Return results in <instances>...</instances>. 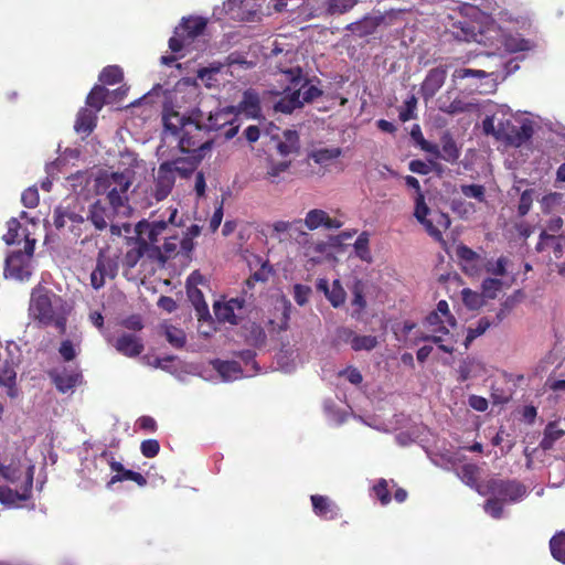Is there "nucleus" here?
<instances>
[{"instance_id": "44", "label": "nucleus", "mask_w": 565, "mask_h": 565, "mask_svg": "<svg viewBox=\"0 0 565 565\" xmlns=\"http://www.w3.org/2000/svg\"><path fill=\"white\" fill-rule=\"evenodd\" d=\"M216 370L226 380L237 379L243 373L241 364L236 361H218Z\"/></svg>"}, {"instance_id": "47", "label": "nucleus", "mask_w": 565, "mask_h": 565, "mask_svg": "<svg viewBox=\"0 0 565 565\" xmlns=\"http://www.w3.org/2000/svg\"><path fill=\"white\" fill-rule=\"evenodd\" d=\"M290 164H291L290 161L276 162L271 159H268V166H267V170H266V179L270 183H277L278 177L280 175V173L286 172L289 169Z\"/></svg>"}, {"instance_id": "32", "label": "nucleus", "mask_w": 565, "mask_h": 565, "mask_svg": "<svg viewBox=\"0 0 565 565\" xmlns=\"http://www.w3.org/2000/svg\"><path fill=\"white\" fill-rule=\"evenodd\" d=\"M147 253V242L143 239H137L132 247L129 248L124 258H122V267L125 268V274L128 270H131L139 260L146 255Z\"/></svg>"}, {"instance_id": "42", "label": "nucleus", "mask_w": 565, "mask_h": 565, "mask_svg": "<svg viewBox=\"0 0 565 565\" xmlns=\"http://www.w3.org/2000/svg\"><path fill=\"white\" fill-rule=\"evenodd\" d=\"M98 79L105 85H115L124 79V73L119 66L108 65L103 68L98 76Z\"/></svg>"}, {"instance_id": "55", "label": "nucleus", "mask_w": 565, "mask_h": 565, "mask_svg": "<svg viewBox=\"0 0 565 565\" xmlns=\"http://www.w3.org/2000/svg\"><path fill=\"white\" fill-rule=\"evenodd\" d=\"M481 287L486 297L494 299L502 288V281L498 278H486L482 281Z\"/></svg>"}, {"instance_id": "39", "label": "nucleus", "mask_w": 565, "mask_h": 565, "mask_svg": "<svg viewBox=\"0 0 565 565\" xmlns=\"http://www.w3.org/2000/svg\"><path fill=\"white\" fill-rule=\"evenodd\" d=\"M273 274L271 266L265 262L262 264V266L252 274L245 281L246 288H244L243 294L244 296L247 295V289H252L255 286V282H266L268 281L270 275Z\"/></svg>"}, {"instance_id": "8", "label": "nucleus", "mask_w": 565, "mask_h": 565, "mask_svg": "<svg viewBox=\"0 0 565 565\" xmlns=\"http://www.w3.org/2000/svg\"><path fill=\"white\" fill-rule=\"evenodd\" d=\"M245 305V296L231 298L227 301L217 300L213 303L215 318L221 323H230L232 326H237L243 319L242 315Z\"/></svg>"}, {"instance_id": "13", "label": "nucleus", "mask_w": 565, "mask_h": 565, "mask_svg": "<svg viewBox=\"0 0 565 565\" xmlns=\"http://www.w3.org/2000/svg\"><path fill=\"white\" fill-rule=\"evenodd\" d=\"M114 348L124 356L136 358L145 350L143 341L134 333H121L113 343Z\"/></svg>"}, {"instance_id": "40", "label": "nucleus", "mask_w": 565, "mask_h": 565, "mask_svg": "<svg viewBox=\"0 0 565 565\" xmlns=\"http://www.w3.org/2000/svg\"><path fill=\"white\" fill-rule=\"evenodd\" d=\"M355 3L356 0H322V6L330 15L343 14L351 10Z\"/></svg>"}, {"instance_id": "23", "label": "nucleus", "mask_w": 565, "mask_h": 565, "mask_svg": "<svg viewBox=\"0 0 565 565\" xmlns=\"http://www.w3.org/2000/svg\"><path fill=\"white\" fill-rule=\"evenodd\" d=\"M110 216L111 213L109 209L106 207L100 200H97L89 206L86 220L89 225L92 224L96 230L103 231L107 227Z\"/></svg>"}, {"instance_id": "52", "label": "nucleus", "mask_w": 565, "mask_h": 565, "mask_svg": "<svg viewBox=\"0 0 565 565\" xmlns=\"http://www.w3.org/2000/svg\"><path fill=\"white\" fill-rule=\"evenodd\" d=\"M372 490L382 505H386L391 502V492L388 490V483L385 479H380L377 483L373 486Z\"/></svg>"}, {"instance_id": "51", "label": "nucleus", "mask_w": 565, "mask_h": 565, "mask_svg": "<svg viewBox=\"0 0 565 565\" xmlns=\"http://www.w3.org/2000/svg\"><path fill=\"white\" fill-rule=\"evenodd\" d=\"M8 232L3 235V241L7 245H12L18 241L19 232L21 230V223L18 218L12 217L7 222Z\"/></svg>"}, {"instance_id": "25", "label": "nucleus", "mask_w": 565, "mask_h": 565, "mask_svg": "<svg viewBox=\"0 0 565 565\" xmlns=\"http://www.w3.org/2000/svg\"><path fill=\"white\" fill-rule=\"evenodd\" d=\"M203 159V156L188 154L185 158H177L172 161H166L164 163L171 164L174 175L175 172H178L181 177L186 178L195 171Z\"/></svg>"}, {"instance_id": "21", "label": "nucleus", "mask_w": 565, "mask_h": 565, "mask_svg": "<svg viewBox=\"0 0 565 565\" xmlns=\"http://www.w3.org/2000/svg\"><path fill=\"white\" fill-rule=\"evenodd\" d=\"M312 509L316 515L324 520H334L339 516V508L326 495H311Z\"/></svg>"}, {"instance_id": "15", "label": "nucleus", "mask_w": 565, "mask_h": 565, "mask_svg": "<svg viewBox=\"0 0 565 565\" xmlns=\"http://www.w3.org/2000/svg\"><path fill=\"white\" fill-rule=\"evenodd\" d=\"M305 225L310 231H315L321 226L327 230H338L342 226V222L330 217L329 214L323 210L313 209L307 213Z\"/></svg>"}, {"instance_id": "34", "label": "nucleus", "mask_w": 565, "mask_h": 565, "mask_svg": "<svg viewBox=\"0 0 565 565\" xmlns=\"http://www.w3.org/2000/svg\"><path fill=\"white\" fill-rule=\"evenodd\" d=\"M441 159L455 163L460 157V149L449 131H445L440 137Z\"/></svg>"}, {"instance_id": "49", "label": "nucleus", "mask_w": 565, "mask_h": 565, "mask_svg": "<svg viewBox=\"0 0 565 565\" xmlns=\"http://www.w3.org/2000/svg\"><path fill=\"white\" fill-rule=\"evenodd\" d=\"M379 340L375 335H358L352 339L353 351H371L376 348Z\"/></svg>"}, {"instance_id": "36", "label": "nucleus", "mask_w": 565, "mask_h": 565, "mask_svg": "<svg viewBox=\"0 0 565 565\" xmlns=\"http://www.w3.org/2000/svg\"><path fill=\"white\" fill-rule=\"evenodd\" d=\"M107 95L108 89L105 86L95 85L86 97V105L89 106L92 110L98 113L104 107Z\"/></svg>"}, {"instance_id": "43", "label": "nucleus", "mask_w": 565, "mask_h": 565, "mask_svg": "<svg viewBox=\"0 0 565 565\" xmlns=\"http://www.w3.org/2000/svg\"><path fill=\"white\" fill-rule=\"evenodd\" d=\"M550 550L556 561L565 564V532H558L550 540Z\"/></svg>"}, {"instance_id": "60", "label": "nucleus", "mask_w": 565, "mask_h": 565, "mask_svg": "<svg viewBox=\"0 0 565 565\" xmlns=\"http://www.w3.org/2000/svg\"><path fill=\"white\" fill-rule=\"evenodd\" d=\"M503 503L499 499L490 498L484 503V511L494 519H500L503 514Z\"/></svg>"}, {"instance_id": "41", "label": "nucleus", "mask_w": 565, "mask_h": 565, "mask_svg": "<svg viewBox=\"0 0 565 565\" xmlns=\"http://www.w3.org/2000/svg\"><path fill=\"white\" fill-rule=\"evenodd\" d=\"M126 480H130L136 482L139 487H145L147 484V479L140 473L134 470L124 469V471L119 475H114L110 480L107 482V488H110L113 484L117 482H122Z\"/></svg>"}, {"instance_id": "64", "label": "nucleus", "mask_w": 565, "mask_h": 565, "mask_svg": "<svg viewBox=\"0 0 565 565\" xmlns=\"http://www.w3.org/2000/svg\"><path fill=\"white\" fill-rule=\"evenodd\" d=\"M39 192L35 186L28 188L22 192L21 201L22 204L28 209H33L39 204Z\"/></svg>"}, {"instance_id": "1", "label": "nucleus", "mask_w": 565, "mask_h": 565, "mask_svg": "<svg viewBox=\"0 0 565 565\" xmlns=\"http://www.w3.org/2000/svg\"><path fill=\"white\" fill-rule=\"evenodd\" d=\"M164 131L178 137V148L182 153L203 156L211 150L213 138L201 119L186 117L174 110L173 107L164 106L162 113Z\"/></svg>"}, {"instance_id": "38", "label": "nucleus", "mask_w": 565, "mask_h": 565, "mask_svg": "<svg viewBox=\"0 0 565 565\" xmlns=\"http://www.w3.org/2000/svg\"><path fill=\"white\" fill-rule=\"evenodd\" d=\"M502 44L505 51L510 53L523 52L531 49L530 41L523 39L520 34L503 35Z\"/></svg>"}, {"instance_id": "4", "label": "nucleus", "mask_w": 565, "mask_h": 565, "mask_svg": "<svg viewBox=\"0 0 565 565\" xmlns=\"http://www.w3.org/2000/svg\"><path fill=\"white\" fill-rule=\"evenodd\" d=\"M477 491L481 495H492L502 502H516L526 493V489L521 482L498 478H491L478 486Z\"/></svg>"}, {"instance_id": "12", "label": "nucleus", "mask_w": 565, "mask_h": 565, "mask_svg": "<svg viewBox=\"0 0 565 565\" xmlns=\"http://www.w3.org/2000/svg\"><path fill=\"white\" fill-rule=\"evenodd\" d=\"M175 183V175L171 169L170 163H161L158 168V173L154 179V189L152 192L157 202L168 198Z\"/></svg>"}, {"instance_id": "63", "label": "nucleus", "mask_w": 565, "mask_h": 565, "mask_svg": "<svg viewBox=\"0 0 565 565\" xmlns=\"http://www.w3.org/2000/svg\"><path fill=\"white\" fill-rule=\"evenodd\" d=\"M140 451L146 458H154L160 451V444L157 439H146L140 445Z\"/></svg>"}, {"instance_id": "50", "label": "nucleus", "mask_w": 565, "mask_h": 565, "mask_svg": "<svg viewBox=\"0 0 565 565\" xmlns=\"http://www.w3.org/2000/svg\"><path fill=\"white\" fill-rule=\"evenodd\" d=\"M478 475H479V468L475 463H466L460 469V478L462 479V481L466 484H468L470 487L476 486Z\"/></svg>"}, {"instance_id": "19", "label": "nucleus", "mask_w": 565, "mask_h": 565, "mask_svg": "<svg viewBox=\"0 0 565 565\" xmlns=\"http://www.w3.org/2000/svg\"><path fill=\"white\" fill-rule=\"evenodd\" d=\"M305 257L312 262H317L328 248L323 241H315L308 233H301L298 241Z\"/></svg>"}, {"instance_id": "26", "label": "nucleus", "mask_w": 565, "mask_h": 565, "mask_svg": "<svg viewBox=\"0 0 565 565\" xmlns=\"http://www.w3.org/2000/svg\"><path fill=\"white\" fill-rule=\"evenodd\" d=\"M96 122L97 113L83 107L77 113L74 129L77 134H84L85 136H88L95 129Z\"/></svg>"}, {"instance_id": "6", "label": "nucleus", "mask_w": 565, "mask_h": 565, "mask_svg": "<svg viewBox=\"0 0 565 565\" xmlns=\"http://www.w3.org/2000/svg\"><path fill=\"white\" fill-rule=\"evenodd\" d=\"M284 81L289 83V88H298L300 92V102L302 106L306 103H311L322 95V90L316 85L311 84V81L303 76L302 70L299 66L291 67L281 71Z\"/></svg>"}, {"instance_id": "35", "label": "nucleus", "mask_w": 565, "mask_h": 565, "mask_svg": "<svg viewBox=\"0 0 565 565\" xmlns=\"http://www.w3.org/2000/svg\"><path fill=\"white\" fill-rule=\"evenodd\" d=\"M245 340L246 342L255 348H260L266 343L267 335L264 328L256 323L252 322L245 327Z\"/></svg>"}, {"instance_id": "53", "label": "nucleus", "mask_w": 565, "mask_h": 565, "mask_svg": "<svg viewBox=\"0 0 565 565\" xmlns=\"http://www.w3.org/2000/svg\"><path fill=\"white\" fill-rule=\"evenodd\" d=\"M179 247V237L175 235H171L166 237L164 243L161 247L163 253V262H167L170 258H173L178 254Z\"/></svg>"}, {"instance_id": "5", "label": "nucleus", "mask_w": 565, "mask_h": 565, "mask_svg": "<svg viewBox=\"0 0 565 565\" xmlns=\"http://www.w3.org/2000/svg\"><path fill=\"white\" fill-rule=\"evenodd\" d=\"M53 224L56 230L67 227L74 239L82 238V244L87 242L93 235L86 217L68 207L57 206L54 210Z\"/></svg>"}, {"instance_id": "48", "label": "nucleus", "mask_w": 565, "mask_h": 565, "mask_svg": "<svg viewBox=\"0 0 565 565\" xmlns=\"http://www.w3.org/2000/svg\"><path fill=\"white\" fill-rule=\"evenodd\" d=\"M345 290L343 289L341 282L339 279L333 280L330 290L329 296L327 299L330 301V303L334 307H341L345 302Z\"/></svg>"}, {"instance_id": "30", "label": "nucleus", "mask_w": 565, "mask_h": 565, "mask_svg": "<svg viewBox=\"0 0 565 565\" xmlns=\"http://www.w3.org/2000/svg\"><path fill=\"white\" fill-rule=\"evenodd\" d=\"M351 306L353 318H360L366 308V299H365V285L362 280L355 279L351 287Z\"/></svg>"}, {"instance_id": "46", "label": "nucleus", "mask_w": 565, "mask_h": 565, "mask_svg": "<svg viewBox=\"0 0 565 565\" xmlns=\"http://www.w3.org/2000/svg\"><path fill=\"white\" fill-rule=\"evenodd\" d=\"M341 156L340 148H321L313 150L310 158L318 164H324Z\"/></svg>"}, {"instance_id": "22", "label": "nucleus", "mask_w": 565, "mask_h": 565, "mask_svg": "<svg viewBox=\"0 0 565 565\" xmlns=\"http://www.w3.org/2000/svg\"><path fill=\"white\" fill-rule=\"evenodd\" d=\"M437 103L438 109L449 115L463 113L467 109V104L454 90L440 95Z\"/></svg>"}, {"instance_id": "27", "label": "nucleus", "mask_w": 565, "mask_h": 565, "mask_svg": "<svg viewBox=\"0 0 565 565\" xmlns=\"http://www.w3.org/2000/svg\"><path fill=\"white\" fill-rule=\"evenodd\" d=\"M186 294L189 300L195 309L199 321H211L212 317L202 290L199 288L189 287L186 289Z\"/></svg>"}, {"instance_id": "2", "label": "nucleus", "mask_w": 565, "mask_h": 565, "mask_svg": "<svg viewBox=\"0 0 565 565\" xmlns=\"http://www.w3.org/2000/svg\"><path fill=\"white\" fill-rule=\"evenodd\" d=\"M72 306L62 296L42 285H36L30 295L29 319L38 328L54 327L65 334Z\"/></svg>"}, {"instance_id": "54", "label": "nucleus", "mask_w": 565, "mask_h": 565, "mask_svg": "<svg viewBox=\"0 0 565 565\" xmlns=\"http://www.w3.org/2000/svg\"><path fill=\"white\" fill-rule=\"evenodd\" d=\"M533 189H526L522 192L518 205V214L520 217L525 216L530 212L533 204Z\"/></svg>"}, {"instance_id": "58", "label": "nucleus", "mask_w": 565, "mask_h": 565, "mask_svg": "<svg viewBox=\"0 0 565 565\" xmlns=\"http://www.w3.org/2000/svg\"><path fill=\"white\" fill-rule=\"evenodd\" d=\"M508 264L509 259L505 256H501L495 262H488L486 270L494 276H504L507 274Z\"/></svg>"}, {"instance_id": "16", "label": "nucleus", "mask_w": 565, "mask_h": 565, "mask_svg": "<svg viewBox=\"0 0 565 565\" xmlns=\"http://www.w3.org/2000/svg\"><path fill=\"white\" fill-rule=\"evenodd\" d=\"M206 20L202 17L183 18L181 23L175 28L174 33L185 38L190 43L195 38L203 34L206 29Z\"/></svg>"}, {"instance_id": "11", "label": "nucleus", "mask_w": 565, "mask_h": 565, "mask_svg": "<svg viewBox=\"0 0 565 565\" xmlns=\"http://www.w3.org/2000/svg\"><path fill=\"white\" fill-rule=\"evenodd\" d=\"M533 132L531 124L524 122L516 127L508 120L507 129L503 128V124H500L497 138L504 140L510 146L520 147L532 138Z\"/></svg>"}, {"instance_id": "56", "label": "nucleus", "mask_w": 565, "mask_h": 565, "mask_svg": "<svg viewBox=\"0 0 565 565\" xmlns=\"http://www.w3.org/2000/svg\"><path fill=\"white\" fill-rule=\"evenodd\" d=\"M456 253L461 262L466 263L467 265H471L472 267L477 266V262L480 258L473 249L466 245L458 246Z\"/></svg>"}, {"instance_id": "59", "label": "nucleus", "mask_w": 565, "mask_h": 565, "mask_svg": "<svg viewBox=\"0 0 565 565\" xmlns=\"http://www.w3.org/2000/svg\"><path fill=\"white\" fill-rule=\"evenodd\" d=\"M444 320L440 318V315H438V311H431L427 317H426V323L429 326V327H436L435 329H433V332L435 333H438L440 335H444V334H448L449 333V330L448 328L444 324Z\"/></svg>"}, {"instance_id": "14", "label": "nucleus", "mask_w": 565, "mask_h": 565, "mask_svg": "<svg viewBox=\"0 0 565 565\" xmlns=\"http://www.w3.org/2000/svg\"><path fill=\"white\" fill-rule=\"evenodd\" d=\"M0 475L9 482H17L23 476L21 458L19 454L0 455Z\"/></svg>"}, {"instance_id": "7", "label": "nucleus", "mask_w": 565, "mask_h": 565, "mask_svg": "<svg viewBox=\"0 0 565 565\" xmlns=\"http://www.w3.org/2000/svg\"><path fill=\"white\" fill-rule=\"evenodd\" d=\"M47 376L58 393L66 394L84 382L83 373L78 367H58L47 371Z\"/></svg>"}, {"instance_id": "18", "label": "nucleus", "mask_w": 565, "mask_h": 565, "mask_svg": "<svg viewBox=\"0 0 565 565\" xmlns=\"http://www.w3.org/2000/svg\"><path fill=\"white\" fill-rule=\"evenodd\" d=\"M447 72L443 67L430 70L422 84V95L425 99L433 98L444 85Z\"/></svg>"}, {"instance_id": "3", "label": "nucleus", "mask_w": 565, "mask_h": 565, "mask_svg": "<svg viewBox=\"0 0 565 565\" xmlns=\"http://www.w3.org/2000/svg\"><path fill=\"white\" fill-rule=\"evenodd\" d=\"M131 185L129 173L111 172L105 173L96 180V192L106 195V200L114 213H118L128 202V190Z\"/></svg>"}, {"instance_id": "57", "label": "nucleus", "mask_w": 565, "mask_h": 565, "mask_svg": "<svg viewBox=\"0 0 565 565\" xmlns=\"http://www.w3.org/2000/svg\"><path fill=\"white\" fill-rule=\"evenodd\" d=\"M166 337H167L168 342L177 349H180V348L184 347V344H185V334L182 330H180L178 328H174V327L167 328Z\"/></svg>"}, {"instance_id": "17", "label": "nucleus", "mask_w": 565, "mask_h": 565, "mask_svg": "<svg viewBox=\"0 0 565 565\" xmlns=\"http://www.w3.org/2000/svg\"><path fill=\"white\" fill-rule=\"evenodd\" d=\"M30 258L25 256V253L22 250H14L6 258L4 271L10 277L17 279H23L28 271V263Z\"/></svg>"}, {"instance_id": "9", "label": "nucleus", "mask_w": 565, "mask_h": 565, "mask_svg": "<svg viewBox=\"0 0 565 565\" xmlns=\"http://www.w3.org/2000/svg\"><path fill=\"white\" fill-rule=\"evenodd\" d=\"M34 466L29 465L24 473L21 492L9 487L0 486V502L3 504H15L30 499L33 488Z\"/></svg>"}, {"instance_id": "61", "label": "nucleus", "mask_w": 565, "mask_h": 565, "mask_svg": "<svg viewBox=\"0 0 565 565\" xmlns=\"http://www.w3.org/2000/svg\"><path fill=\"white\" fill-rule=\"evenodd\" d=\"M311 288L307 285L296 284L294 286V299L298 306H305L309 301Z\"/></svg>"}, {"instance_id": "24", "label": "nucleus", "mask_w": 565, "mask_h": 565, "mask_svg": "<svg viewBox=\"0 0 565 565\" xmlns=\"http://www.w3.org/2000/svg\"><path fill=\"white\" fill-rule=\"evenodd\" d=\"M235 113L244 114L248 118H258L262 113L258 95L253 90H246L242 100L235 107Z\"/></svg>"}, {"instance_id": "10", "label": "nucleus", "mask_w": 565, "mask_h": 565, "mask_svg": "<svg viewBox=\"0 0 565 565\" xmlns=\"http://www.w3.org/2000/svg\"><path fill=\"white\" fill-rule=\"evenodd\" d=\"M118 264L115 259L99 252L96 259V267L90 275V284L98 290L104 287L106 278L114 279L117 276Z\"/></svg>"}, {"instance_id": "33", "label": "nucleus", "mask_w": 565, "mask_h": 565, "mask_svg": "<svg viewBox=\"0 0 565 565\" xmlns=\"http://www.w3.org/2000/svg\"><path fill=\"white\" fill-rule=\"evenodd\" d=\"M563 436H565V430L558 427L557 422H550L544 428L540 447L544 451L551 450Z\"/></svg>"}, {"instance_id": "37", "label": "nucleus", "mask_w": 565, "mask_h": 565, "mask_svg": "<svg viewBox=\"0 0 565 565\" xmlns=\"http://www.w3.org/2000/svg\"><path fill=\"white\" fill-rule=\"evenodd\" d=\"M177 209L170 211L168 221H153L148 224L149 231L147 233L148 239L151 244H156L159 241V236L167 230L169 223H173L177 216Z\"/></svg>"}, {"instance_id": "31", "label": "nucleus", "mask_w": 565, "mask_h": 565, "mask_svg": "<svg viewBox=\"0 0 565 565\" xmlns=\"http://www.w3.org/2000/svg\"><path fill=\"white\" fill-rule=\"evenodd\" d=\"M382 22L383 17H364L360 21L350 23L347 30L362 38L373 34Z\"/></svg>"}, {"instance_id": "20", "label": "nucleus", "mask_w": 565, "mask_h": 565, "mask_svg": "<svg viewBox=\"0 0 565 565\" xmlns=\"http://www.w3.org/2000/svg\"><path fill=\"white\" fill-rule=\"evenodd\" d=\"M300 92L298 88L290 89L289 83L284 89L282 96L275 103V111L282 114H291L295 109L301 108Z\"/></svg>"}, {"instance_id": "62", "label": "nucleus", "mask_w": 565, "mask_h": 565, "mask_svg": "<svg viewBox=\"0 0 565 565\" xmlns=\"http://www.w3.org/2000/svg\"><path fill=\"white\" fill-rule=\"evenodd\" d=\"M461 192L467 198L477 199L479 202L484 201V186L480 184L461 185Z\"/></svg>"}, {"instance_id": "29", "label": "nucleus", "mask_w": 565, "mask_h": 565, "mask_svg": "<svg viewBox=\"0 0 565 565\" xmlns=\"http://www.w3.org/2000/svg\"><path fill=\"white\" fill-rule=\"evenodd\" d=\"M300 149V138L296 130L286 129L281 139L277 143V151L282 157L298 153Z\"/></svg>"}, {"instance_id": "28", "label": "nucleus", "mask_w": 565, "mask_h": 565, "mask_svg": "<svg viewBox=\"0 0 565 565\" xmlns=\"http://www.w3.org/2000/svg\"><path fill=\"white\" fill-rule=\"evenodd\" d=\"M236 115L235 107H226L224 109L216 110L215 113H211L207 117V122L204 124L207 131H216L222 129L228 124H232L233 116Z\"/></svg>"}, {"instance_id": "45", "label": "nucleus", "mask_w": 565, "mask_h": 565, "mask_svg": "<svg viewBox=\"0 0 565 565\" xmlns=\"http://www.w3.org/2000/svg\"><path fill=\"white\" fill-rule=\"evenodd\" d=\"M369 243H370V236H369V233L367 232H362L355 243H354V249H355V254L356 256L364 260V262H367V263H371L372 262V255H371V250H370V247H369Z\"/></svg>"}]
</instances>
